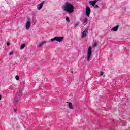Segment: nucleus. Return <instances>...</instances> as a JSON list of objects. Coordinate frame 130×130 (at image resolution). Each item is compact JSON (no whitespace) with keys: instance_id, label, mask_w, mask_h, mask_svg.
I'll list each match as a JSON object with an SVG mask.
<instances>
[{"instance_id":"9","label":"nucleus","mask_w":130,"mask_h":130,"mask_svg":"<svg viewBox=\"0 0 130 130\" xmlns=\"http://www.w3.org/2000/svg\"><path fill=\"white\" fill-rule=\"evenodd\" d=\"M45 1H43L42 3L38 5L37 9L38 10H41L42 9V7H43V5H44Z\"/></svg>"},{"instance_id":"24","label":"nucleus","mask_w":130,"mask_h":130,"mask_svg":"<svg viewBox=\"0 0 130 130\" xmlns=\"http://www.w3.org/2000/svg\"><path fill=\"white\" fill-rule=\"evenodd\" d=\"M14 111H15V112H16V111H17V110L14 109Z\"/></svg>"},{"instance_id":"19","label":"nucleus","mask_w":130,"mask_h":130,"mask_svg":"<svg viewBox=\"0 0 130 130\" xmlns=\"http://www.w3.org/2000/svg\"><path fill=\"white\" fill-rule=\"evenodd\" d=\"M93 7L95 8V9H99V6L98 5H94Z\"/></svg>"},{"instance_id":"5","label":"nucleus","mask_w":130,"mask_h":130,"mask_svg":"<svg viewBox=\"0 0 130 130\" xmlns=\"http://www.w3.org/2000/svg\"><path fill=\"white\" fill-rule=\"evenodd\" d=\"M31 26V21L30 20H28L25 24V28L26 30H29L30 29V27Z\"/></svg>"},{"instance_id":"25","label":"nucleus","mask_w":130,"mask_h":130,"mask_svg":"<svg viewBox=\"0 0 130 130\" xmlns=\"http://www.w3.org/2000/svg\"><path fill=\"white\" fill-rule=\"evenodd\" d=\"M129 48L130 49V46H129Z\"/></svg>"},{"instance_id":"21","label":"nucleus","mask_w":130,"mask_h":130,"mask_svg":"<svg viewBox=\"0 0 130 130\" xmlns=\"http://www.w3.org/2000/svg\"><path fill=\"white\" fill-rule=\"evenodd\" d=\"M103 74H104L103 72H101V76H103Z\"/></svg>"},{"instance_id":"16","label":"nucleus","mask_w":130,"mask_h":130,"mask_svg":"<svg viewBox=\"0 0 130 130\" xmlns=\"http://www.w3.org/2000/svg\"><path fill=\"white\" fill-rule=\"evenodd\" d=\"M79 25H80V22H77L74 26L75 27H78Z\"/></svg>"},{"instance_id":"14","label":"nucleus","mask_w":130,"mask_h":130,"mask_svg":"<svg viewBox=\"0 0 130 130\" xmlns=\"http://www.w3.org/2000/svg\"><path fill=\"white\" fill-rule=\"evenodd\" d=\"M26 46V44H22L21 46H20V49H24V48H25V47Z\"/></svg>"},{"instance_id":"13","label":"nucleus","mask_w":130,"mask_h":130,"mask_svg":"<svg viewBox=\"0 0 130 130\" xmlns=\"http://www.w3.org/2000/svg\"><path fill=\"white\" fill-rule=\"evenodd\" d=\"M83 23L84 24H86V23H88V18H84L83 19Z\"/></svg>"},{"instance_id":"17","label":"nucleus","mask_w":130,"mask_h":130,"mask_svg":"<svg viewBox=\"0 0 130 130\" xmlns=\"http://www.w3.org/2000/svg\"><path fill=\"white\" fill-rule=\"evenodd\" d=\"M93 47H96L97 46V43H94L92 45Z\"/></svg>"},{"instance_id":"18","label":"nucleus","mask_w":130,"mask_h":130,"mask_svg":"<svg viewBox=\"0 0 130 130\" xmlns=\"http://www.w3.org/2000/svg\"><path fill=\"white\" fill-rule=\"evenodd\" d=\"M66 20L67 21V22H70V18L69 17H66Z\"/></svg>"},{"instance_id":"23","label":"nucleus","mask_w":130,"mask_h":130,"mask_svg":"<svg viewBox=\"0 0 130 130\" xmlns=\"http://www.w3.org/2000/svg\"><path fill=\"white\" fill-rule=\"evenodd\" d=\"M0 100H2V95H0Z\"/></svg>"},{"instance_id":"2","label":"nucleus","mask_w":130,"mask_h":130,"mask_svg":"<svg viewBox=\"0 0 130 130\" xmlns=\"http://www.w3.org/2000/svg\"><path fill=\"white\" fill-rule=\"evenodd\" d=\"M92 56V48L91 46H89L88 50H87V61H90L91 60V57Z\"/></svg>"},{"instance_id":"26","label":"nucleus","mask_w":130,"mask_h":130,"mask_svg":"<svg viewBox=\"0 0 130 130\" xmlns=\"http://www.w3.org/2000/svg\"><path fill=\"white\" fill-rule=\"evenodd\" d=\"M99 1V0H98V1Z\"/></svg>"},{"instance_id":"3","label":"nucleus","mask_w":130,"mask_h":130,"mask_svg":"<svg viewBox=\"0 0 130 130\" xmlns=\"http://www.w3.org/2000/svg\"><path fill=\"white\" fill-rule=\"evenodd\" d=\"M62 40H63V37H58V36L55 37L53 38H52L51 39V41L52 42H54V41H57L58 42H61Z\"/></svg>"},{"instance_id":"11","label":"nucleus","mask_w":130,"mask_h":130,"mask_svg":"<svg viewBox=\"0 0 130 130\" xmlns=\"http://www.w3.org/2000/svg\"><path fill=\"white\" fill-rule=\"evenodd\" d=\"M118 30V25L115 26L112 29L113 32H116V31H117Z\"/></svg>"},{"instance_id":"22","label":"nucleus","mask_w":130,"mask_h":130,"mask_svg":"<svg viewBox=\"0 0 130 130\" xmlns=\"http://www.w3.org/2000/svg\"><path fill=\"white\" fill-rule=\"evenodd\" d=\"M7 46H9L10 45V43L7 42Z\"/></svg>"},{"instance_id":"15","label":"nucleus","mask_w":130,"mask_h":130,"mask_svg":"<svg viewBox=\"0 0 130 130\" xmlns=\"http://www.w3.org/2000/svg\"><path fill=\"white\" fill-rule=\"evenodd\" d=\"M15 79H16V80L17 81H19V80H20V77H19V76L16 75V76H15Z\"/></svg>"},{"instance_id":"12","label":"nucleus","mask_w":130,"mask_h":130,"mask_svg":"<svg viewBox=\"0 0 130 130\" xmlns=\"http://www.w3.org/2000/svg\"><path fill=\"white\" fill-rule=\"evenodd\" d=\"M69 108H70V109H73V104L72 103H69Z\"/></svg>"},{"instance_id":"1","label":"nucleus","mask_w":130,"mask_h":130,"mask_svg":"<svg viewBox=\"0 0 130 130\" xmlns=\"http://www.w3.org/2000/svg\"><path fill=\"white\" fill-rule=\"evenodd\" d=\"M64 11L68 13H73L74 12V6L71 3L66 2L64 6Z\"/></svg>"},{"instance_id":"8","label":"nucleus","mask_w":130,"mask_h":130,"mask_svg":"<svg viewBox=\"0 0 130 130\" xmlns=\"http://www.w3.org/2000/svg\"><path fill=\"white\" fill-rule=\"evenodd\" d=\"M97 2H98V0L90 1L88 2V4H90L92 7H95V5H96Z\"/></svg>"},{"instance_id":"7","label":"nucleus","mask_w":130,"mask_h":130,"mask_svg":"<svg viewBox=\"0 0 130 130\" xmlns=\"http://www.w3.org/2000/svg\"><path fill=\"white\" fill-rule=\"evenodd\" d=\"M87 34H88V29H85L84 31H83L81 38H84L87 36Z\"/></svg>"},{"instance_id":"4","label":"nucleus","mask_w":130,"mask_h":130,"mask_svg":"<svg viewBox=\"0 0 130 130\" xmlns=\"http://www.w3.org/2000/svg\"><path fill=\"white\" fill-rule=\"evenodd\" d=\"M85 14L86 16H87L88 18L90 17V14H91V8H90V7L86 6Z\"/></svg>"},{"instance_id":"6","label":"nucleus","mask_w":130,"mask_h":130,"mask_svg":"<svg viewBox=\"0 0 130 130\" xmlns=\"http://www.w3.org/2000/svg\"><path fill=\"white\" fill-rule=\"evenodd\" d=\"M21 98V95H18L16 94L15 98H14V102L15 103H18L19 101H20V99Z\"/></svg>"},{"instance_id":"20","label":"nucleus","mask_w":130,"mask_h":130,"mask_svg":"<svg viewBox=\"0 0 130 130\" xmlns=\"http://www.w3.org/2000/svg\"><path fill=\"white\" fill-rule=\"evenodd\" d=\"M12 54H14V52L13 51H11L9 53V55H12Z\"/></svg>"},{"instance_id":"10","label":"nucleus","mask_w":130,"mask_h":130,"mask_svg":"<svg viewBox=\"0 0 130 130\" xmlns=\"http://www.w3.org/2000/svg\"><path fill=\"white\" fill-rule=\"evenodd\" d=\"M45 43H46V42L43 41L42 42L39 43V44L37 46L38 47H42V46H43V45L45 44Z\"/></svg>"}]
</instances>
